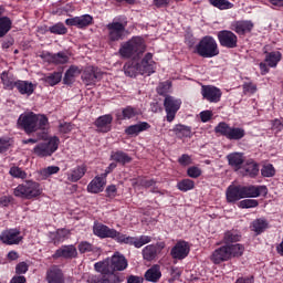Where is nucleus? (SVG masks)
<instances>
[{
  "mask_svg": "<svg viewBox=\"0 0 283 283\" xmlns=\"http://www.w3.org/2000/svg\"><path fill=\"white\" fill-rule=\"evenodd\" d=\"M93 233L97 238H102V239L111 238L112 240H115L118 231L103 223H94Z\"/></svg>",
  "mask_w": 283,
  "mask_h": 283,
  "instance_id": "18",
  "label": "nucleus"
},
{
  "mask_svg": "<svg viewBox=\"0 0 283 283\" xmlns=\"http://www.w3.org/2000/svg\"><path fill=\"white\" fill-rule=\"evenodd\" d=\"M191 247L187 241H178L170 251V255L174 260H185L189 255Z\"/></svg>",
  "mask_w": 283,
  "mask_h": 283,
  "instance_id": "15",
  "label": "nucleus"
},
{
  "mask_svg": "<svg viewBox=\"0 0 283 283\" xmlns=\"http://www.w3.org/2000/svg\"><path fill=\"white\" fill-rule=\"evenodd\" d=\"M189 178H200L202 176V169L196 166H191L187 170Z\"/></svg>",
  "mask_w": 283,
  "mask_h": 283,
  "instance_id": "59",
  "label": "nucleus"
},
{
  "mask_svg": "<svg viewBox=\"0 0 283 283\" xmlns=\"http://www.w3.org/2000/svg\"><path fill=\"white\" fill-rule=\"evenodd\" d=\"M94 18L90 14H84L81 17L70 18L65 20L66 25H74L75 28H87V25H92Z\"/></svg>",
  "mask_w": 283,
  "mask_h": 283,
  "instance_id": "24",
  "label": "nucleus"
},
{
  "mask_svg": "<svg viewBox=\"0 0 283 283\" xmlns=\"http://www.w3.org/2000/svg\"><path fill=\"white\" fill-rule=\"evenodd\" d=\"M43 59H46L49 63H53L54 65H65V63L70 62V55L63 51L57 53L46 52L43 54Z\"/></svg>",
  "mask_w": 283,
  "mask_h": 283,
  "instance_id": "23",
  "label": "nucleus"
},
{
  "mask_svg": "<svg viewBox=\"0 0 283 283\" xmlns=\"http://www.w3.org/2000/svg\"><path fill=\"white\" fill-rule=\"evenodd\" d=\"M111 160L119 165H127L132 161V157L123 150H116L111 153Z\"/></svg>",
  "mask_w": 283,
  "mask_h": 283,
  "instance_id": "34",
  "label": "nucleus"
},
{
  "mask_svg": "<svg viewBox=\"0 0 283 283\" xmlns=\"http://www.w3.org/2000/svg\"><path fill=\"white\" fill-rule=\"evenodd\" d=\"M217 39L221 48L235 50L238 48V35L231 30H221L217 33Z\"/></svg>",
  "mask_w": 283,
  "mask_h": 283,
  "instance_id": "11",
  "label": "nucleus"
},
{
  "mask_svg": "<svg viewBox=\"0 0 283 283\" xmlns=\"http://www.w3.org/2000/svg\"><path fill=\"white\" fill-rule=\"evenodd\" d=\"M235 283H255V279L253 276H240Z\"/></svg>",
  "mask_w": 283,
  "mask_h": 283,
  "instance_id": "64",
  "label": "nucleus"
},
{
  "mask_svg": "<svg viewBox=\"0 0 283 283\" xmlns=\"http://www.w3.org/2000/svg\"><path fill=\"white\" fill-rule=\"evenodd\" d=\"M103 78V72L96 66H86L82 73V81L85 85H96Z\"/></svg>",
  "mask_w": 283,
  "mask_h": 283,
  "instance_id": "12",
  "label": "nucleus"
},
{
  "mask_svg": "<svg viewBox=\"0 0 283 283\" xmlns=\"http://www.w3.org/2000/svg\"><path fill=\"white\" fill-rule=\"evenodd\" d=\"M74 129V124L72 123H60L59 125V132L60 134H70V132H72Z\"/></svg>",
  "mask_w": 283,
  "mask_h": 283,
  "instance_id": "60",
  "label": "nucleus"
},
{
  "mask_svg": "<svg viewBox=\"0 0 283 283\" xmlns=\"http://www.w3.org/2000/svg\"><path fill=\"white\" fill-rule=\"evenodd\" d=\"M107 36L111 43H116L117 41H123L125 34L127 33V21H119L114 19L112 22L106 24Z\"/></svg>",
  "mask_w": 283,
  "mask_h": 283,
  "instance_id": "8",
  "label": "nucleus"
},
{
  "mask_svg": "<svg viewBox=\"0 0 283 283\" xmlns=\"http://www.w3.org/2000/svg\"><path fill=\"white\" fill-rule=\"evenodd\" d=\"M243 92L245 94H255V92H258V85H255L253 82H245L243 84Z\"/></svg>",
  "mask_w": 283,
  "mask_h": 283,
  "instance_id": "61",
  "label": "nucleus"
},
{
  "mask_svg": "<svg viewBox=\"0 0 283 283\" xmlns=\"http://www.w3.org/2000/svg\"><path fill=\"white\" fill-rule=\"evenodd\" d=\"M77 251H80L81 254L85 253H98V248L96 245L87 242V241H81L77 244Z\"/></svg>",
  "mask_w": 283,
  "mask_h": 283,
  "instance_id": "44",
  "label": "nucleus"
},
{
  "mask_svg": "<svg viewBox=\"0 0 283 283\" xmlns=\"http://www.w3.org/2000/svg\"><path fill=\"white\" fill-rule=\"evenodd\" d=\"M156 63L154 62V54L147 53L140 63H137V66L139 69V74L142 76H151L156 71L154 70V65Z\"/></svg>",
  "mask_w": 283,
  "mask_h": 283,
  "instance_id": "17",
  "label": "nucleus"
},
{
  "mask_svg": "<svg viewBox=\"0 0 283 283\" xmlns=\"http://www.w3.org/2000/svg\"><path fill=\"white\" fill-rule=\"evenodd\" d=\"M87 283H118V277L108 273L90 274L86 279Z\"/></svg>",
  "mask_w": 283,
  "mask_h": 283,
  "instance_id": "25",
  "label": "nucleus"
},
{
  "mask_svg": "<svg viewBox=\"0 0 283 283\" xmlns=\"http://www.w3.org/2000/svg\"><path fill=\"white\" fill-rule=\"evenodd\" d=\"M195 187L196 182H193V180L191 179H182L177 184V189L184 192L191 191V189H193Z\"/></svg>",
  "mask_w": 283,
  "mask_h": 283,
  "instance_id": "52",
  "label": "nucleus"
},
{
  "mask_svg": "<svg viewBox=\"0 0 283 283\" xmlns=\"http://www.w3.org/2000/svg\"><path fill=\"white\" fill-rule=\"evenodd\" d=\"M9 174L12 178H20L21 180H25V178H28V172L17 166L11 167Z\"/></svg>",
  "mask_w": 283,
  "mask_h": 283,
  "instance_id": "53",
  "label": "nucleus"
},
{
  "mask_svg": "<svg viewBox=\"0 0 283 283\" xmlns=\"http://www.w3.org/2000/svg\"><path fill=\"white\" fill-rule=\"evenodd\" d=\"M78 251L74 245H62L60 249L55 251L53 254L54 260H59V258H64V260H73L77 258Z\"/></svg>",
  "mask_w": 283,
  "mask_h": 283,
  "instance_id": "21",
  "label": "nucleus"
},
{
  "mask_svg": "<svg viewBox=\"0 0 283 283\" xmlns=\"http://www.w3.org/2000/svg\"><path fill=\"white\" fill-rule=\"evenodd\" d=\"M201 96L208 103H220L222 90L213 85H201Z\"/></svg>",
  "mask_w": 283,
  "mask_h": 283,
  "instance_id": "13",
  "label": "nucleus"
},
{
  "mask_svg": "<svg viewBox=\"0 0 283 283\" xmlns=\"http://www.w3.org/2000/svg\"><path fill=\"white\" fill-rule=\"evenodd\" d=\"M209 3L219 10H231L233 8V3L228 0H209Z\"/></svg>",
  "mask_w": 283,
  "mask_h": 283,
  "instance_id": "51",
  "label": "nucleus"
},
{
  "mask_svg": "<svg viewBox=\"0 0 283 283\" xmlns=\"http://www.w3.org/2000/svg\"><path fill=\"white\" fill-rule=\"evenodd\" d=\"M193 53L201 56V59H213L220 54V48H218L214 36L205 35L196 44Z\"/></svg>",
  "mask_w": 283,
  "mask_h": 283,
  "instance_id": "4",
  "label": "nucleus"
},
{
  "mask_svg": "<svg viewBox=\"0 0 283 283\" xmlns=\"http://www.w3.org/2000/svg\"><path fill=\"white\" fill-rule=\"evenodd\" d=\"M269 228V221L265 219H255L252 224L251 229L256 233V235H260V233H264L266 229Z\"/></svg>",
  "mask_w": 283,
  "mask_h": 283,
  "instance_id": "40",
  "label": "nucleus"
},
{
  "mask_svg": "<svg viewBox=\"0 0 283 283\" xmlns=\"http://www.w3.org/2000/svg\"><path fill=\"white\" fill-rule=\"evenodd\" d=\"M243 198H260V196H266L269 188L266 186H241Z\"/></svg>",
  "mask_w": 283,
  "mask_h": 283,
  "instance_id": "16",
  "label": "nucleus"
},
{
  "mask_svg": "<svg viewBox=\"0 0 283 283\" xmlns=\"http://www.w3.org/2000/svg\"><path fill=\"white\" fill-rule=\"evenodd\" d=\"M180 105H182L181 99H178L171 95H166L164 99V107L166 111V120L168 123H174L176 114H178V109H180Z\"/></svg>",
  "mask_w": 283,
  "mask_h": 283,
  "instance_id": "10",
  "label": "nucleus"
},
{
  "mask_svg": "<svg viewBox=\"0 0 283 283\" xmlns=\"http://www.w3.org/2000/svg\"><path fill=\"white\" fill-rule=\"evenodd\" d=\"M63 78V73L61 72H53L44 77V81L48 83V85H51V87H54V85H59L61 83V80Z\"/></svg>",
  "mask_w": 283,
  "mask_h": 283,
  "instance_id": "49",
  "label": "nucleus"
},
{
  "mask_svg": "<svg viewBox=\"0 0 283 283\" xmlns=\"http://www.w3.org/2000/svg\"><path fill=\"white\" fill-rule=\"evenodd\" d=\"M69 233L65 229H59L56 232L51 233L53 244H61Z\"/></svg>",
  "mask_w": 283,
  "mask_h": 283,
  "instance_id": "50",
  "label": "nucleus"
},
{
  "mask_svg": "<svg viewBox=\"0 0 283 283\" xmlns=\"http://www.w3.org/2000/svg\"><path fill=\"white\" fill-rule=\"evenodd\" d=\"M14 87L20 94L27 96H32V94H34V90H36V85H34L32 82L21 80L15 81Z\"/></svg>",
  "mask_w": 283,
  "mask_h": 283,
  "instance_id": "28",
  "label": "nucleus"
},
{
  "mask_svg": "<svg viewBox=\"0 0 283 283\" xmlns=\"http://www.w3.org/2000/svg\"><path fill=\"white\" fill-rule=\"evenodd\" d=\"M243 176H249V178H255V176L260 174V166L256 163L251 161L243 167Z\"/></svg>",
  "mask_w": 283,
  "mask_h": 283,
  "instance_id": "43",
  "label": "nucleus"
},
{
  "mask_svg": "<svg viewBox=\"0 0 283 283\" xmlns=\"http://www.w3.org/2000/svg\"><path fill=\"white\" fill-rule=\"evenodd\" d=\"M169 90H171V82H161L157 86V94H159V96H167V94H169Z\"/></svg>",
  "mask_w": 283,
  "mask_h": 283,
  "instance_id": "55",
  "label": "nucleus"
},
{
  "mask_svg": "<svg viewBox=\"0 0 283 283\" xmlns=\"http://www.w3.org/2000/svg\"><path fill=\"white\" fill-rule=\"evenodd\" d=\"M112 120H114V117H112V115H103L95 120V126L97 127L98 132L107 134V132L112 129Z\"/></svg>",
  "mask_w": 283,
  "mask_h": 283,
  "instance_id": "30",
  "label": "nucleus"
},
{
  "mask_svg": "<svg viewBox=\"0 0 283 283\" xmlns=\"http://www.w3.org/2000/svg\"><path fill=\"white\" fill-rule=\"evenodd\" d=\"M0 240L3 244L12 247V244H19L22 242L23 237H21V230L19 229H8L1 232Z\"/></svg>",
  "mask_w": 283,
  "mask_h": 283,
  "instance_id": "14",
  "label": "nucleus"
},
{
  "mask_svg": "<svg viewBox=\"0 0 283 283\" xmlns=\"http://www.w3.org/2000/svg\"><path fill=\"white\" fill-rule=\"evenodd\" d=\"M59 171H61V168L59 166H49L40 170V176L42 180H48L50 176H54L59 174Z\"/></svg>",
  "mask_w": 283,
  "mask_h": 283,
  "instance_id": "48",
  "label": "nucleus"
},
{
  "mask_svg": "<svg viewBox=\"0 0 283 283\" xmlns=\"http://www.w3.org/2000/svg\"><path fill=\"white\" fill-rule=\"evenodd\" d=\"M228 249H229V253H230V260H231V258H240L244 253V245H242L240 243H235V244L228 243Z\"/></svg>",
  "mask_w": 283,
  "mask_h": 283,
  "instance_id": "47",
  "label": "nucleus"
},
{
  "mask_svg": "<svg viewBox=\"0 0 283 283\" xmlns=\"http://www.w3.org/2000/svg\"><path fill=\"white\" fill-rule=\"evenodd\" d=\"M18 125L25 134H34V132H39V129H45L49 125V119L44 114L28 112L19 116Z\"/></svg>",
  "mask_w": 283,
  "mask_h": 283,
  "instance_id": "2",
  "label": "nucleus"
},
{
  "mask_svg": "<svg viewBox=\"0 0 283 283\" xmlns=\"http://www.w3.org/2000/svg\"><path fill=\"white\" fill-rule=\"evenodd\" d=\"M150 127L151 125H149V123L140 122L138 124L128 126L125 129V134H127V136H138L140 132H147V129H150Z\"/></svg>",
  "mask_w": 283,
  "mask_h": 283,
  "instance_id": "32",
  "label": "nucleus"
},
{
  "mask_svg": "<svg viewBox=\"0 0 283 283\" xmlns=\"http://www.w3.org/2000/svg\"><path fill=\"white\" fill-rule=\"evenodd\" d=\"M261 176L263 178H273L275 176V167L272 164H266L261 169Z\"/></svg>",
  "mask_w": 283,
  "mask_h": 283,
  "instance_id": "56",
  "label": "nucleus"
},
{
  "mask_svg": "<svg viewBox=\"0 0 283 283\" xmlns=\"http://www.w3.org/2000/svg\"><path fill=\"white\" fill-rule=\"evenodd\" d=\"M128 263L125 255L120 254V252H115L112 258H106L103 261H98L94 264V270L96 273H107L111 277L115 275L118 280V283L123 282L120 274L116 273V271H125L127 269Z\"/></svg>",
  "mask_w": 283,
  "mask_h": 283,
  "instance_id": "1",
  "label": "nucleus"
},
{
  "mask_svg": "<svg viewBox=\"0 0 283 283\" xmlns=\"http://www.w3.org/2000/svg\"><path fill=\"white\" fill-rule=\"evenodd\" d=\"M124 73L126 76L130 78L136 77L137 74H140V70L138 69V63L136 62H128L124 65Z\"/></svg>",
  "mask_w": 283,
  "mask_h": 283,
  "instance_id": "42",
  "label": "nucleus"
},
{
  "mask_svg": "<svg viewBox=\"0 0 283 283\" xmlns=\"http://www.w3.org/2000/svg\"><path fill=\"white\" fill-rule=\"evenodd\" d=\"M43 193L41 189V184L34 180H27L14 188L13 196L15 198H23L24 200H33V198H39Z\"/></svg>",
  "mask_w": 283,
  "mask_h": 283,
  "instance_id": "5",
  "label": "nucleus"
},
{
  "mask_svg": "<svg viewBox=\"0 0 283 283\" xmlns=\"http://www.w3.org/2000/svg\"><path fill=\"white\" fill-rule=\"evenodd\" d=\"M13 142L10 137H0V154H6L10 147H12Z\"/></svg>",
  "mask_w": 283,
  "mask_h": 283,
  "instance_id": "57",
  "label": "nucleus"
},
{
  "mask_svg": "<svg viewBox=\"0 0 283 283\" xmlns=\"http://www.w3.org/2000/svg\"><path fill=\"white\" fill-rule=\"evenodd\" d=\"M45 280L48 283H65V275L59 265H52L46 270Z\"/></svg>",
  "mask_w": 283,
  "mask_h": 283,
  "instance_id": "20",
  "label": "nucleus"
},
{
  "mask_svg": "<svg viewBox=\"0 0 283 283\" xmlns=\"http://www.w3.org/2000/svg\"><path fill=\"white\" fill-rule=\"evenodd\" d=\"M87 174V166L85 164L76 166L66 174L69 182H78L83 176Z\"/></svg>",
  "mask_w": 283,
  "mask_h": 283,
  "instance_id": "27",
  "label": "nucleus"
},
{
  "mask_svg": "<svg viewBox=\"0 0 283 283\" xmlns=\"http://www.w3.org/2000/svg\"><path fill=\"white\" fill-rule=\"evenodd\" d=\"M145 50H147L145 40L142 36H133L122 44L119 54L122 59H133V61H136V59H140L145 54Z\"/></svg>",
  "mask_w": 283,
  "mask_h": 283,
  "instance_id": "3",
  "label": "nucleus"
},
{
  "mask_svg": "<svg viewBox=\"0 0 283 283\" xmlns=\"http://www.w3.org/2000/svg\"><path fill=\"white\" fill-rule=\"evenodd\" d=\"M231 30L239 36H244V34H249L253 30V22L250 20L234 21L231 23Z\"/></svg>",
  "mask_w": 283,
  "mask_h": 283,
  "instance_id": "22",
  "label": "nucleus"
},
{
  "mask_svg": "<svg viewBox=\"0 0 283 283\" xmlns=\"http://www.w3.org/2000/svg\"><path fill=\"white\" fill-rule=\"evenodd\" d=\"M242 234L238 230H228L223 234V244H233V242H240Z\"/></svg>",
  "mask_w": 283,
  "mask_h": 283,
  "instance_id": "36",
  "label": "nucleus"
},
{
  "mask_svg": "<svg viewBox=\"0 0 283 283\" xmlns=\"http://www.w3.org/2000/svg\"><path fill=\"white\" fill-rule=\"evenodd\" d=\"M135 116H138V108L133 106H126L122 109V113L116 114L118 120H129L132 118H135Z\"/></svg>",
  "mask_w": 283,
  "mask_h": 283,
  "instance_id": "35",
  "label": "nucleus"
},
{
  "mask_svg": "<svg viewBox=\"0 0 283 283\" xmlns=\"http://www.w3.org/2000/svg\"><path fill=\"white\" fill-rule=\"evenodd\" d=\"M226 198L228 202H238V200H242V186H229L226 191Z\"/></svg>",
  "mask_w": 283,
  "mask_h": 283,
  "instance_id": "29",
  "label": "nucleus"
},
{
  "mask_svg": "<svg viewBox=\"0 0 283 283\" xmlns=\"http://www.w3.org/2000/svg\"><path fill=\"white\" fill-rule=\"evenodd\" d=\"M28 263L25 262H20L15 265V273L17 275H23L25 273H28Z\"/></svg>",
  "mask_w": 283,
  "mask_h": 283,
  "instance_id": "62",
  "label": "nucleus"
},
{
  "mask_svg": "<svg viewBox=\"0 0 283 283\" xmlns=\"http://www.w3.org/2000/svg\"><path fill=\"white\" fill-rule=\"evenodd\" d=\"M106 198H116L118 196V188L116 185H111L106 188Z\"/></svg>",
  "mask_w": 283,
  "mask_h": 283,
  "instance_id": "63",
  "label": "nucleus"
},
{
  "mask_svg": "<svg viewBox=\"0 0 283 283\" xmlns=\"http://www.w3.org/2000/svg\"><path fill=\"white\" fill-rule=\"evenodd\" d=\"M163 277V273L160 272V266L154 265L149 270L146 271L145 273V279L147 282H158Z\"/></svg>",
  "mask_w": 283,
  "mask_h": 283,
  "instance_id": "39",
  "label": "nucleus"
},
{
  "mask_svg": "<svg viewBox=\"0 0 283 283\" xmlns=\"http://www.w3.org/2000/svg\"><path fill=\"white\" fill-rule=\"evenodd\" d=\"M282 61V53L280 51H273L266 54L265 63L269 67H277V63Z\"/></svg>",
  "mask_w": 283,
  "mask_h": 283,
  "instance_id": "41",
  "label": "nucleus"
},
{
  "mask_svg": "<svg viewBox=\"0 0 283 283\" xmlns=\"http://www.w3.org/2000/svg\"><path fill=\"white\" fill-rule=\"evenodd\" d=\"M51 34H67V28L63 23H56L49 28Z\"/></svg>",
  "mask_w": 283,
  "mask_h": 283,
  "instance_id": "58",
  "label": "nucleus"
},
{
  "mask_svg": "<svg viewBox=\"0 0 283 283\" xmlns=\"http://www.w3.org/2000/svg\"><path fill=\"white\" fill-rule=\"evenodd\" d=\"M228 165L238 171L244 164V155L241 153H231L227 156Z\"/></svg>",
  "mask_w": 283,
  "mask_h": 283,
  "instance_id": "31",
  "label": "nucleus"
},
{
  "mask_svg": "<svg viewBox=\"0 0 283 283\" xmlns=\"http://www.w3.org/2000/svg\"><path fill=\"white\" fill-rule=\"evenodd\" d=\"M211 261L213 264H222V262H229L231 260V253L229 252V244H224L216 249L211 254Z\"/></svg>",
  "mask_w": 283,
  "mask_h": 283,
  "instance_id": "19",
  "label": "nucleus"
},
{
  "mask_svg": "<svg viewBox=\"0 0 283 283\" xmlns=\"http://www.w3.org/2000/svg\"><path fill=\"white\" fill-rule=\"evenodd\" d=\"M105 185H107V179L105 177L96 176L92 181L87 185L88 193H101L103 189H105Z\"/></svg>",
  "mask_w": 283,
  "mask_h": 283,
  "instance_id": "26",
  "label": "nucleus"
},
{
  "mask_svg": "<svg viewBox=\"0 0 283 283\" xmlns=\"http://www.w3.org/2000/svg\"><path fill=\"white\" fill-rule=\"evenodd\" d=\"M59 145H61V139L57 136H53L48 142L35 145L32 151L38 158H50V156L57 151Z\"/></svg>",
  "mask_w": 283,
  "mask_h": 283,
  "instance_id": "6",
  "label": "nucleus"
},
{
  "mask_svg": "<svg viewBox=\"0 0 283 283\" xmlns=\"http://www.w3.org/2000/svg\"><path fill=\"white\" fill-rule=\"evenodd\" d=\"M1 81L4 85V90H14L17 86V81H14V76L10 75L8 72H2L1 74Z\"/></svg>",
  "mask_w": 283,
  "mask_h": 283,
  "instance_id": "45",
  "label": "nucleus"
},
{
  "mask_svg": "<svg viewBox=\"0 0 283 283\" xmlns=\"http://www.w3.org/2000/svg\"><path fill=\"white\" fill-rule=\"evenodd\" d=\"M214 134L224 136L228 140H242L247 136V130L242 127H231L226 122H221L214 127Z\"/></svg>",
  "mask_w": 283,
  "mask_h": 283,
  "instance_id": "7",
  "label": "nucleus"
},
{
  "mask_svg": "<svg viewBox=\"0 0 283 283\" xmlns=\"http://www.w3.org/2000/svg\"><path fill=\"white\" fill-rule=\"evenodd\" d=\"M142 255L147 262L156 260V256L158 255V247L155 244L146 245L142 251Z\"/></svg>",
  "mask_w": 283,
  "mask_h": 283,
  "instance_id": "37",
  "label": "nucleus"
},
{
  "mask_svg": "<svg viewBox=\"0 0 283 283\" xmlns=\"http://www.w3.org/2000/svg\"><path fill=\"white\" fill-rule=\"evenodd\" d=\"M114 240L117 241L118 244H128L129 247H135V249H140L145 247V244H149V242H151V237H128L127 234H123L117 231V234Z\"/></svg>",
  "mask_w": 283,
  "mask_h": 283,
  "instance_id": "9",
  "label": "nucleus"
},
{
  "mask_svg": "<svg viewBox=\"0 0 283 283\" xmlns=\"http://www.w3.org/2000/svg\"><path fill=\"white\" fill-rule=\"evenodd\" d=\"M9 30H12V20L8 17L0 18V39H3Z\"/></svg>",
  "mask_w": 283,
  "mask_h": 283,
  "instance_id": "46",
  "label": "nucleus"
},
{
  "mask_svg": "<svg viewBox=\"0 0 283 283\" xmlns=\"http://www.w3.org/2000/svg\"><path fill=\"white\" fill-rule=\"evenodd\" d=\"M172 132L177 138H191V127L182 124H177L172 128Z\"/></svg>",
  "mask_w": 283,
  "mask_h": 283,
  "instance_id": "38",
  "label": "nucleus"
},
{
  "mask_svg": "<svg viewBox=\"0 0 283 283\" xmlns=\"http://www.w3.org/2000/svg\"><path fill=\"white\" fill-rule=\"evenodd\" d=\"M260 202L255 199H244L239 202L240 209H255Z\"/></svg>",
  "mask_w": 283,
  "mask_h": 283,
  "instance_id": "54",
  "label": "nucleus"
},
{
  "mask_svg": "<svg viewBox=\"0 0 283 283\" xmlns=\"http://www.w3.org/2000/svg\"><path fill=\"white\" fill-rule=\"evenodd\" d=\"M82 70L81 67L76 65H71L69 70H66L63 78L64 85H72L74 83V78L81 74Z\"/></svg>",
  "mask_w": 283,
  "mask_h": 283,
  "instance_id": "33",
  "label": "nucleus"
}]
</instances>
